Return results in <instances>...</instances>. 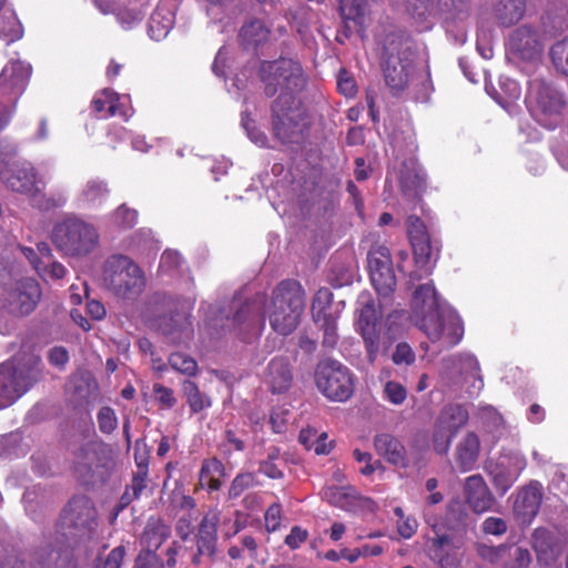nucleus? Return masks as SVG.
<instances>
[{
	"label": "nucleus",
	"mask_w": 568,
	"mask_h": 568,
	"mask_svg": "<svg viewBox=\"0 0 568 568\" xmlns=\"http://www.w3.org/2000/svg\"><path fill=\"white\" fill-rule=\"evenodd\" d=\"M258 77L266 98L277 94L271 104L274 135L282 143H301L308 128L307 108L300 97L307 85L301 63L286 58L262 61Z\"/></svg>",
	"instance_id": "f257e3e1"
},
{
	"label": "nucleus",
	"mask_w": 568,
	"mask_h": 568,
	"mask_svg": "<svg viewBox=\"0 0 568 568\" xmlns=\"http://www.w3.org/2000/svg\"><path fill=\"white\" fill-rule=\"evenodd\" d=\"M412 303L416 325L432 343L449 348L462 341L463 320L456 310L438 296L435 286H417Z\"/></svg>",
	"instance_id": "f03ea898"
},
{
	"label": "nucleus",
	"mask_w": 568,
	"mask_h": 568,
	"mask_svg": "<svg viewBox=\"0 0 568 568\" xmlns=\"http://www.w3.org/2000/svg\"><path fill=\"white\" fill-rule=\"evenodd\" d=\"M41 358L28 354L0 365V409L12 405L24 395L41 376Z\"/></svg>",
	"instance_id": "7ed1b4c3"
},
{
	"label": "nucleus",
	"mask_w": 568,
	"mask_h": 568,
	"mask_svg": "<svg viewBox=\"0 0 568 568\" xmlns=\"http://www.w3.org/2000/svg\"><path fill=\"white\" fill-rule=\"evenodd\" d=\"M415 57L414 42L403 34H389L384 45L383 72L387 87L397 94L409 81Z\"/></svg>",
	"instance_id": "20e7f679"
},
{
	"label": "nucleus",
	"mask_w": 568,
	"mask_h": 568,
	"mask_svg": "<svg viewBox=\"0 0 568 568\" xmlns=\"http://www.w3.org/2000/svg\"><path fill=\"white\" fill-rule=\"evenodd\" d=\"M358 313L357 327L364 339L367 358L371 363L375 362L378 349L379 339L384 335L387 338H394L402 328L405 314L400 311L390 313L386 322L379 320V311L374 302H364Z\"/></svg>",
	"instance_id": "39448f33"
},
{
	"label": "nucleus",
	"mask_w": 568,
	"mask_h": 568,
	"mask_svg": "<svg viewBox=\"0 0 568 568\" xmlns=\"http://www.w3.org/2000/svg\"><path fill=\"white\" fill-rule=\"evenodd\" d=\"M303 307L304 293L301 286H275L265 310L274 331L288 335L296 328Z\"/></svg>",
	"instance_id": "423d86ee"
},
{
	"label": "nucleus",
	"mask_w": 568,
	"mask_h": 568,
	"mask_svg": "<svg viewBox=\"0 0 568 568\" xmlns=\"http://www.w3.org/2000/svg\"><path fill=\"white\" fill-rule=\"evenodd\" d=\"M52 241L69 256H85L98 246L99 233L92 224L69 216L54 225Z\"/></svg>",
	"instance_id": "0eeeda50"
},
{
	"label": "nucleus",
	"mask_w": 568,
	"mask_h": 568,
	"mask_svg": "<svg viewBox=\"0 0 568 568\" xmlns=\"http://www.w3.org/2000/svg\"><path fill=\"white\" fill-rule=\"evenodd\" d=\"M406 232L413 250L416 270L410 273L409 280L422 281L426 278L438 258L439 244L433 240L425 222L416 214L406 219Z\"/></svg>",
	"instance_id": "6e6552de"
},
{
	"label": "nucleus",
	"mask_w": 568,
	"mask_h": 568,
	"mask_svg": "<svg viewBox=\"0 0 568 568\" xmlns=\"http://www.w3.org/2000/svg\"><path fill=\"white\" fill-rule=\"evenodd\" d=\"M315 384L328 399L345 402L354 393L352 372L337 361L325 359L315 369Z\"/></svg>",
	"instance_id": "1a4fd4ad"
},
{
	"label": "nucleus",
	"mask_w": 568,
	"mask_h": 568,
	"mask_svg": "<svg viewBox=\"0 0 568 568\" xmlns=\"http://www.w3.org/2000/svg\"><path fill=\"white\" fill-rule=\"evenodd\" d=\"M103 278L111 284H144L142 268L129 256L113 254L103 264Z\"/></svg>",
	"instance_id": "9d476101"
},
{
	"label": "nucleus",
	"mask_w": 568,
	"mask_h": 568,
	"mask_svg": "<svg viewBox=\"0 0 568 568\" xmlns=\"http://www.w3.org/2000/svg\"><path fill=\"white\" fill-rule=\"evenodd\" d=\"M508 48L510 52L526 61L537 60L542 52L539 34L529 24H523L510 33Z\"/></svg>",
	"instance_id": "9b49d317"
},
{
	"label": "nucleus",
	"mask_w": 568,
	"mask_h": 568,
	"mask_svg": "<svg viewBox=\"0 0 568 568\" xmlns=\"http://www.w3.org/2000/svg\"><path fill=\"white\" fill-rule=\"evenodd\" d=\"M444 374L449 376L453 373L465 374L467 379H471L467 392L470 396L477 395L484 387L483 377L479 374V363L477 358L469 353L452 355L443 359Z\"/></svg>",
	"instance_id": "f8f14e48"
},
{
	"label": "nucleus",
	"mask_w": 568,
	"mask_h": 568,
	"mask_svg": "<svg viewBox=\"0 0 568 568\" xmlns=\"http://www.w3.org/2000/svg\"><path fill=\"white\" fill-rule=\"evenodd\" d=\"M41 295L40 286H9L1 302L10 314L24 316L36 308Z\"/></svg>",
	"instance_id": "ddd939ff"
},
{
	"label": "nucleus",
	"mask_w": 568,
	"mask_h": 568,
	"mask_svg": "<svg viewBox=\"0 0 568 568\" xmlns=\"http://www.w3.org/2000/svg\"><path fill=\"white\" fill-rule=\"evenodd\" d=\"M530 94L544 114H560L566 105L562 93L542 80H534L530 83Z\"/></svg>",
	"instance_id": "4468645a"
},
{
	"label": "nucleus",
	"mask_w": 568,
	"mask_h": 568,
	"mask_svg": "<svg viewBox=\"0 0 568 568\" xmlns=\"http://www.w3.org/2000/svg\"><path fill=\"white\" fill-rule=\"evenodd\" d=\"M468 419V412L460 405H453L446 407L439 419V432L442 428L445 430L444 433V442H436V450L439 454H445L449 449L450 443L457 430L463 427ZM440 433H438L439 435ZM438 440V438L436 439Z\"/></svg>",
	"instance_id": "2eb2a0df"
},
{
	"label": "nucleus",
	"mask_w": 568,
	"mask_h": 568,
	"mask_svg": "<svg viewBox=\"0 0 568 568\" xmlns=\"http://www.w3.org/2000/svg\"><path fill=\"white\" fill-rule=\"evenodd\" d=\"M31 67L22 61H10L0 74V93L19 95L27 87Z\"/></svg>",
	"instance_id": "dca6fc26"
},
{
	"label": "nucleus",
	"mask_w": 568,
	"mask_h": 568,
	"mask_svg": "<svg viewBox=\"0 0 568 568\" xmlns=\"http://www.w3.org/2000/svg\"><path fill=\"white\" fill-rule=\"evenodd\" d=\"M466 503L476 514L491 509L495 498L480 475H473L465 480Z\"/></svg>",
	"instance_id": "f3484780"
},
{
	"label": "nucleus",
	"mask_w": 568,
	"mask_h": 568,
	"mask_svg": "<svg viewBox=\"0 0 568 568\" xmlns=\"http://www.w3.org/2000/svg\"><path fill=\"white\" fill-rule=\"evenodd\" d=\"M97 513L92 501L84 497H74L64 509L63 524L74 528L92 529L95 523Z\"/></svg>",
	"instance_id": "a211bd4d"
},
{
	"label": "nucleus",
	"mask_w": 568,
	"mask_h": 568,
	"mask_svg": "<svg viewBox=\"0 0 568 568\" xmlns=\"http://www.w3.org/2000/svg\"><path fill=\"white\" fill-rule=\"evenodd\" d=\"M368 271L372 284H394L396 278L392 267L389 251L386 246H377L369 251Z\"/></svg>",
	"instance_id": "6ab92c4d"
},
{
	"label": "nucleus",
	"mask_w": 568,
	"mask_h": 568,
	"mask_svg": "<svg viewBox=\"0 0 568 568\" xmlns=\"http://www.w3.org/2000/svg\"><path fill=\"white\" fill-rule=\"evenodd\" d=\"M220 515L216 510H210L203 517L197 536V552L192 556L194 565L200 564L201 556H213L216 546V526Z\"/></svg>",
	"instance_id": "aec40b11"
},
{
	"label": "nucleus",
	"mask_w": 568,
	"mask_h": 568,
	"mask_svg": "<svg viewBox=\"0 0 568 568\" xmlns=\"http://www.w3.org/2000/svg\"><path fill=\"white\" fill-rule=\"evenodd\" d=\"M8 187L12 191L36 196L43 187V182L37 178L34 168L30 163H23L17 166L12 173L6 178Z\"/></svg>",
	"instance_id": "412c9836"
},
{
	"label": "nucleus",
	"mask_w": 568,
	"mask_h": 568,
	"mask_svg": "<svg viewBox=\"0 0 568 568\" xmlns=\"http://www.w3.org/2000/svg\"><path fill=\"white\" fill-rule=\"evenodd\" d=\"M264 381L272 393L286 392L293 382V374L287 359L283 357L273 358L267 365Z\"/></svg>",
	"instance_id": "4be33fe9"
},
{
	"label": "nucleus",
	"mask_w": 568,
	"mask_h": 568,
	"mask_svg": "<svg viewBox=\"0 0 568 568\" xmlns=\"http://www.w3.org/2000/svg\"><path fill=\"white\" fill-rule=\"evenodd\" d=\"M460 542L455 541L447 535L437 536L429 546V556L436 560L443 568H449L458 564V550Z\"/></svg>",
	"instance_id": "5701e85b"
},
{
	"label": "nucleus",
	"mask_w": 568,
	"mask_h": 568,
	"mask_svg": "<svg viewBox=\"0 0 568 568\" xmlns=\"http://www.w3.org/2000/svg\"><path fill=\"white\" fill-rule=\"evenodd\" d=\"M69 392L79 403L90 404L99 397V387L91 373L85 371L77 372L69 382Z\"/></svg>",
	"instance_id": "b1692460"
},
{
	"label": "nucleus",
	"mask_w": 568,
	"mask_h": 568,
	"mask_svg": "<svg viewBox=\"0 0 568 568\" xmlns=\"http://www.w3.org/2000/svg\"><path fill=\"white\" fill-rule=\"evenodd\" d=\"M376 453L388 463L405 467L407 465L406 452L402 443L389 434H379L375 437Z\"/></svg>",
	"instance_id": "393cba45"
},
{
	"label": "nucleus",
	"mask_w": 568,
	"mask_h": 568,
	"mask_svg": "<svg viewBox=\"0 0 568 568\" xmlns=\"http://www.w3.org/2000/svg\"><path fill=\"white\" fill-rule=\"evenodd\" d=\"M270 33V29L262 20L253 18L241 27L239 40L243 48L255 49L268 40Z\"/></svg>",
	"instance_id": "a878e982"
},
{
	"label": "nucleus",
	"mask_w": 568,
	"mask_h": 568,
	"mask_svg": "<svg viewBox=\"0 0 568 568\" xmlns=\"http://www.w3.org/2000/svg\"><path fill=\"white\" fill-rule=\"evenodd\" d=\"M338 11L342 20H352L356 32L363 37L366 17L369 14L367 0H339Z\"/></svg>",
	"instance_id": "bb28decb"
},
{
	"label": "nucleus",
	"mask_w": 568,
	"mask_h": 568,
	"mask_svg": "<svg viewBox=\"0 0 568 568\" xmlns=\"http://www.w3.org/2000/svg\"><path fill=\"white\" fill-rule=\"evenodd\" d=\"M541 503V488L537 483H532L523 488L514 504L515 511L524 518L534 517Z\"/></svg>",
	"instance_id": "cd10ccee"
},
{
	"label": "nucleus",
	"mask_w": 568,
	"mask_h": 568,
	"mask_svg": "<svg viewBox=\"0 0 568 568\" xmlns=\"http://www.w3.org/2000/svg\"><path fill=\"white\" fill-rule=\"evenodd\" d=\"M399 183L403 194L410 200H419L426 187V176L415 166L404 165Z\"/></svg>",
	"instance_id": "c85d7f7f"
},
{
	"label": "nucleus",
	"mask_w": 568,
	"mask_h": 568,
	"mask_svg": "<svg viewBox=\"0 0 568 568\" xmlns=\"http://www.w3.org/2000/svg\"><path fill=\"white\" fill-rule=\"evenodd\" d=\"M526 12V0H498L494 16L498 23L511 27L523 19Z\"/></svg>",
	"instance_id": "c756f323"
},
{
	"label": "nucleus",
	"mask_w": 568,
	"mask_h": 568,
	"mask_svg": "<svg viewBox=\"0 0 568 568\" xmlns=\"http://www.w3.org/2000/svg\"><path fill=\"white\" fill-rule=\"evenodd\" d=\"M479 438L476 434L470 433L460 442L457 447L456 462L462 471H469L478 457Z\"/></svg>",
	"instance_id": "7c9ffc66"
},
{
	"label": "nucleus",
	"mask_w": 568,
	"mask_h": 568,
	"mask_svg": "<svg viewBox=\"0 0 568 568\" xmlns=\"http://www.w3.org/2000/svg\"><path fill=\"white\" fill-rule=\"evenodd\" d=\"M174 23V14L170 10H155L148 22V33L151 39L160 41L169 34Z\"/></svg>",
	"instance_id": "2f4dec72"
},
{
	"label": "nucleus",
	"mask_w": 568,
	"mask_h": 568,
	"mask_svg": "<svg viewBox=\"0 0 568 568\" xmlns=\"http://www.w3.org/2000/svg\"><path fill=\"white\" fill-rule=\"evenodd\" d=\"M486 469L491 477L496 490L500 494H505L519 477L499 462L488 463Z\"/></svg>",
	"instance_id": "473e14b6"
},
{
	"label": "nucleus",
	"mask_w": 568,
	"mask_h": 568,
	"mask_svg": "<svg viewBox=\"0 0 568 568\" xmlns=\"http://www.w3.org/2000/svg\"><path fill=\"white\" fill-rule=\"evenodd\" d=\"M437 8L446 20L464 21L470 14L471 0H437Z\"/></svg>",
	"instance_id": "72a5a7b5"
},
{
	"label": "nucleus",
	"mask_w": 568,
	"mask_h": 568,
	"mask_svg": "<svg viewBox=\"0 0 568 568\" xmlns=\"http://www.w3.org/2000/svg\"><path fill=\"white\" fill-rule=\"evenodd\" d=\"M170 528L162 523L149 524L142 535L141 542L143 545L142 551L154 552L169 537Z\"/></svg>",
	"instance_id": "f704fd0d"
},
{
	"label": "nucleus",
	"mask_w": 568,
	"mask_h": 568,
	"mask_svg": "<svg viewBox=\"0 0 568 568\" xmlns=\"http://www.w3.org/2000/svg\"><path fill=\"white\" fill-rule=\"evenodd\" d=\"M108 184L99 179L89 180L81 191L80 201L87 205H101L109 195Z\"/></svg>",
	"instance_id": "c9c22d12"
},
{
	"label": "nucleus",
	"mask_w": 568,
	"mask_h": 568,
	"mask_svg": "<svg viewBox=\"0 0 568 568\" xmlns=\"http://www.w3.org/2000/svg\"><path fill=\"white\" fill-rule=\"evenodd\" d=\"M118 95L105 89L92 100V109L99 118H109L116 114L119 110Z\"/></svg>",
	"instance_id": "e433bc0d"
},
{
	"label": "nucleus",
	"mask_w": 568,
	"mask_h": 568,
	"mask_svg": "<svg viewBox=\"0 0 568 568\" xmlns=\"http://www.w3.org/2000/svg\"><path fill=\"white\" fill-rule=\"evenodd\" d=\"M223 476V465L217 459L205 460L200 471V483L211 490L221 487V478Z\"/></svg>",
	"instance_id": "4c0bfd02"
},
{
	"label": "nucleus",
	"mask_w": 568,
	"mask_h": 568,
	"mask_svg": "<svg viewBox=\"0 0 568 568\" xmlns=\"http://www.w3.org/2000/svg\"><path fill=\"white\" fill-rule=\"evenodd\" d=\"M182 390L192 413L196 414L211 406V399L193 382L185 381Z\"/></svg>",
	"instance_id": "58836bf2"
},
{
	"label": "nucleus",
	"mask_w": 568,
	"mask_h": 568,
	"mask_svg": "<svg viewBox=\"0 0 568 568\" xmlns=\"http://www.w3.org/2000/svg\"><path fill=\"white\" fill-rule=\"evenodd\" d=\"M33 268L44 282L62 280L65 274V267L52 258L33 262Z\"/></svg>",
	"instance_id": "ea45409f"
},
{
	"label": "nucleus",
	"mask_w": 568,
	"mask_h": 568,
	"mask_svg": "<svg viewBox=\"0 0 568 568\" xmlns=\"http://www.w3.org/2000/svg\"><path fill=\"white\" fill-rule=\"evenodd\" d=\"M333 293L327 286H321L312 303V313L315 321L324 320L326 322L327 308L331 306Z\"/></svg>",
	"instance_id": "a19ab883"
},
{
	"label": "nucleus",
	"mask_w": 568,
	"mask_h": 568,
	"mask_svg": "<svg viewBox=\"0 0 568 568\" xmlns=\"http://www.w3.org/2000/svg\"><path fill=\"white\" fill-rule=\"evenodd\" d=\"M550 57L557 71L568 77V37L552 44Z\"/></svg>",
	"instance_id": "79ce46f5"
},
{
	"label": "nucleus",
	"mask_w": 568,
	"mask_h": 568,
	"mask_svg": "<svg viewBox=\"0 0 568 568\" xmlns=\"http://www.w3.org/2000/svg\"><path fill=\"white\" fill-rule=\"evenodd\" d=\"M382 397L392 405L399 406L407 399V389L399 382L387 381L383 386Z\"/></svg>",
	"instance_id": "37998d69"
},
{
	"label": "nucleus",
	"mask_w": 568,
	"mask_h": 568,
	"mask_svg": "<svg viewBox=\"0 0 568 568\" xmlns=\"http://www.w3.org/2000/svg\"><path fill=\"white\" fill-rule=\"evenodd\" d=\"M500 464H504V466L517 476L521 474V471L527 466V460L525 455L519 450H504L500 457L497 459Z\"/></svg>",
	"instance_id": "c03bdc74"
},
{
	"label": "nucleus",
	"mask_w": 568,
	"mask_h": 568,
	"mask_svg": "<svg viewBox=\"0 0 568 568\" xmlns=\"http://www.w3.org/2000/svg\"><path fill=\"white\" fill-rule=\"evenodd\" d=\"M432 0H394L395 4L402 7L412 18L423 20L429 12Z\"/></svg>",
	"instance_id": "a18cd8bd"
},
{
	"label": "nucleus",
	"mask_w": 568,
	"mask_h": 568,
	"mask_svg": "<svg viewBox=\"0 0 568 568\" xmlns=\"http://www.w3.org/2000/svg\"><path fill=\"white\" fill-rule=\"evenodd\" d=\"M170 366L182 374L193 376L197 371L196 362L183 353H173L169 358Z\"/></svg>",
	"instance_id": "49530a36"
},
{
	"label": "nucleus",
	"mask_w": 568,
	"mask_h": 568,
	"mask_svg": "<svg viewBox=\"0 0 568 568\" xmlns=\"http://www.w3.org/2000/svg\"><path fill=\"white\" fill-rule=\"evenodd\" d=\"M21 36L20 24L12 13L0 16V38L11 42Z\"/></svg>",
	"instance_id": "de8ad7c7"
},
{
	"label": "nucleus",
	"mask_w": 568,
	"mask_h": 568,
	"mask_svg": "<svg viewBox=\"0 0 568 568\" xmlns=\"http://www.w3.org/2000/svg\"><path fill=\"white\" fill-rule=\"evenodd\" d=\"M480 418L487 425L490 432H494L496 436H501L504 430V419L497 410L489 405L480 408Z\"/></svg>",
	"instance_id": "09e8293b"
},
{
	"label": "nucleus",
	"mask_w": 568,
	"mask_h": 568,
	"mask_svg": "<svg viewBox=\"0 0 568 568\" xmlns=\"http://www.w3.org/2000/svg\"><path fill=\"white\" fill-rule=\"evenodd\" d=\"M138 468H139V470L134 475V477L132 479V484L130 486V489L132 490V495H130V491L128 490L122 496V500L124 503H129L132 498L139 497L141 491L146 486V476H148L146 466L143 464V462H138Z\"/></svg>",
	"instance_id": "8fccbe9b"
},
{
	"label": "nucleus",
	"mask_w": 568,
	"mask_h": 568,
	"mask_svg": "<svg viewBox=\"0 0 568 568\" xmlns=\"http://www.w3.org/2000/svg\"><path fill=\"white\" fill-rule=\"evenodd\" d=\"M477 555L489 564H497L505 556L508 550V546L499 545L491 546L486 544H478L476 547Z\"/></svg>",
	"instance_id": "3c124183"
},
{
	"label": "nucleus",
	"mask_w": 568,
	"mask_h": 568,
	"mask_svg": "<svg viewBox=\"0 0 568 568\" xmlns=\"http://www.w3.org/2000/svg\"><path fill=\"white\" fill-rule=\"evenodd\" d=\"M113 220L122 229H132L136 224L138 212L122 204L114 211Z\"/></svg>",
	"instance_id": "603ef678"
},
{
	"label": "nucleus",
	"mask_w": 568,
	"mask_h": 568,
	"mask_svg": "<svg viewBox=\"0 0 568 568\" xmlns=\"http://www.w3.org/2000/svg\"><path fill=\"white\" fill-rule=\"evenodd\" d=\"M100 430L106 434L112 433L118 426L115 413L110 407H103L98 414Z\"/></svg>",
	"instance_id": "864d4df0"
},
{
	"label": "nucleus",
	"mask_w": 568,
	"mask_h": 568,
	"mask_svg": "<svg viewBox=\"0 0 568 568\" xmlns=\"http://www.w3.org/2000/svg\"><path fill=\"white\" fill-rule=\"evenodd\" d=\"M392 359L396 365H410L415 361V354L408 344L399 343L393 353Z\"/></svg>",
	"instance_id": "5fc2aeb1"
},
{
	"label": "nucleus",
	"mask_w": 568,
	"mask_h": 568,
	"mask_svg": "<svg viewBox=\"0 0 568 568\" xmlns=\"http://www.w3.org/2000/svg\"><path fill=\"white\" fill-rule=\"evenodd\" d=\"M153 390L158 402L161 404L163 408H172L176 404V398L171 388L165 387L161 384H155L153 386Z\"/></svg>",
	"instance_id": "6e6d98bb"
},
{
	"label": "nucleus",
	"mask_w": 568,
	"mask_h": 568,
	"mask_svg": "<svg viewBox=\"0 0 568 568\" xmlns=\"http://www.w3.org/2000/svg\"><path fill=\"white\" fill-rule=\"evenodd\" d=\"M530 564V552L525 548L518 547L511 555V561L508 562L505 568H529Z\"/></svg>",
	"instance_id": "4d7b16f0"
},
{
	"label": "nucleus",
	"mask_w": 568,
	"mask_h": 568,
	"mask_svg": "<svg viewBox=\"0 0 568 568\" xmlns=\"http://www.w3.org/2000/svg\"><path fill=\"white\" fill-rule=\"evenodd\" d=\"M337 89L345 97H353L356 93L355 80L346 70H342L338 74Z\"/></svg>",
	"instance_id": "13d9d810"
},
{
	"label": "nucleus",
	"mask_w": 568,
	"mask_h": 568,
	"mask_svg": "<svg viewBox=\"0 0 568 568\" xmlns=\"http://www.w3.org/2000/svg\"><path fill=\"white\" fill-rule=\"evenodd\" d=\"M507 524L498 517H488L483 523V531L488 535L499 536L506 532Z\"/></svg>",
	"instance_id": "bf43d9fd"
},
{
	"label": "nucleus",
	"mask_w": 568,
	"mask_h": 568,
	"mask_svg": "<svg viewBox=\"0 0 568 568\" xmlns=\"http://www.w3.org/2000/svg\"><path fill=\"white\" fill-rule=\"evenodd\" d=\"M134 568H163V565L156 554L141 551L135 560Z\"/></svg>",
	"instance_id": "052dcab7"
},
{
	"label": "nucleus",
	"mask_w": 568,
	"mask_h": 568,
	"mask_svg": "<svg viewBox=\"0 0 568 568\" xmlns=\"http://www.w3.org/2000/svg\"><path fill=\"white\" fill-rule=\"evenodd\" d=\"M281 524V507L278 504L271 505L265 513V526L268 532L275 531Z\"/></svg>",
	"instance_id": "680f3d73"
},
{
	"label": "nucleus",
	"mask_w": 568,
	"mask_h": 568,
	"mask_svg": "<svg viewBox=\"0 0 568 568\" xmlns=\"http://www.w3.org/2000/svg\"><path fill=\"white\" fill-rule=\"evenodd\" d=\"M258 312H260L258 307L245 306V308H242L236 312L233 321H234V323H237V324L247 322V325L251 326L257 322Z\"/></svg>",
	"instance_id": "e2e57ef3"
},
{
	"label": "nucleus",
	"mask_w": 568,
	"mask_h": 568,
	"mask_svg": "<svg viewBox=\"0 0 568 568\" xmlns=\"http://www.w3.org/2000/svg\"><path fill=\"white\" fill-rule=\"evenodd\" d=\"M308 537V532L306 529H303L300 526H294L291 529V532L285 538V544L291 549L298 548Z\"/></svg>",
	"instance_id": "0e129e2a"
},
{
	"label": "nucleus",
	"mask_w": 568,
	"mask_h": 568,
	"mask_svg": "<svg viewBox=\"0 0 568 568\" xmlns=\"http://www.w3.org/2000/svg\"><path fill=\"white\" fill-rule=\"evenodd\" d=\"M48 359L53 366L64 367L69 362V352L62 346H54L49 351Z\"/></svg>",
	"instance_id": "69168bd1"
},
{
	"label": "nucleus",
	"mask_w": 568,
	"mask_h": 568,
	"mask_svg": "<svg viewBox=\"0 0 568 568\" xmlns=\"http://www.w3.org/2000/svg\"><path fill=\"white\" fill-rule=\"evenodd\" d=\"M417 527L418 523L413 517H407L397 521V531L405 539L413 537L417 530Z\"/></svg>",
	"instance_id": "338daca9"
},
{
	"label": "nucleus",
	"mask_w": 568,
	"mask_h": 568,
	"mask_svg": "<svg viewBox=\"0 0 568 568\" xmlns=\"http://www.w3.org/2000/svg\"><path fill=\"white\" fill-rule=\"evenodd\" d=\"M324 496L332 505L343 507V499L347 496V494L345 493L344 487L332 486L325 489Z\"/></svg>",
	"instance_id": "774afa93"
}]
</instances>
